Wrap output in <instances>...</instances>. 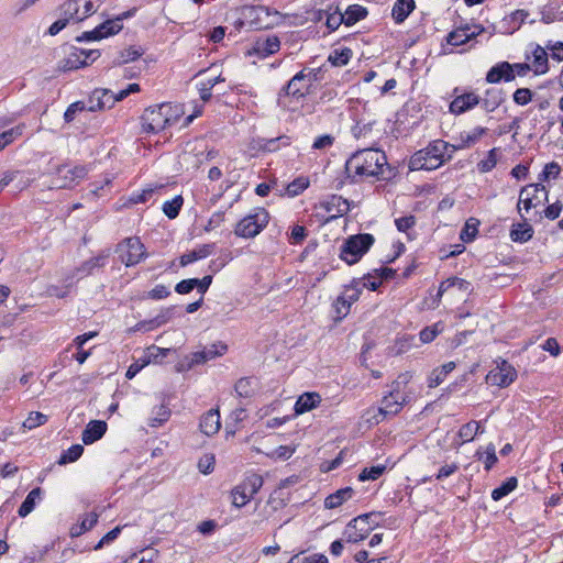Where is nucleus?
<instances>
[{
	"label": "nucleus",
	"mask_w": 563,
	"mask_h": 563,
	"mask_svg": "<svg viewBox=\"0 0 563 563\" xmlns=\"http://www.w3.org/2000/svg\"><path fill=\"white\" fill-rule=\"evenodd\" d=\"M412 378L409 372L400 374L391 384V390L382 399L378 408H369L366 411V421L371 424H378L387 417H391L400 412L402 406L407 402V397L400 390L401 385H406Z\"/></svg>",
	"instance_id": "nucleus-1"
},
{
	"label": "nucleus",
	"mask_w": 563,
	"mask_h": 563,
	"mask_svg": "<svg viewBox=\"0 0 563 563\" xmlns=\"http://www.w3.org/2000/svg\"><path fill=\"white\" fill-rule=\"evenodd\" d=\"M387 165L384 152L375 148H364L353 154L346 162V170L357 176H378Z\"/></svg>",
	"instance_id": "nucleus-2"
},
{
	"label": "nucleus",
	"mask_w": 563,
	"mask_h": 563,
	"mask_svg": "<svg viewBox=\"0 0 563 563\" xmlns=\"http://www.w3.org/2000/svg\"><path fill=\"white\" fill-rule=\"evenodd\" d=\"M451 148V144L435 140L427 147L416 152L409 162L411 170H433L443 165L446 159V151Z\"/></svg>",
	"instance_id": "nucleus-3"
},
{
	"label": "nucleus",
	"mask_w": 563,
	"mask_h": 563,
	"mask_svg": "<svg viewBox=\"0 0 563 563\" xmlns=\"http://www.w3.org/2000/svg\"><path fill=\"white\" fill-rule=\"evenodd\" d=\"M269 222V213L264 208H255L241 219L234 229L238 236L251 239L258 235Z\"/></svg>",
	"instance_id": "nucleus-4"
},
{
	"label": "nucleus",
	"mask_w": 563,
	"mask_h": 563,
	"mask_svg": "<svg viewBox=\"0 0 563 563\" xmlns=\"http://www.w3.org/2000/svg\"><path fill=\"white\" fill-rule=\"evenodd\" d=\"M374 243L372 234H356L347 238L340 251V258L349 265L357 263Z\"/></svg>",
	"instance_id": "nucleus-5"
},
{
	"label": "nucleus",
	"mask_w": 563,
	"mask_h": 563,
	"mask_svg": "<svg viewBox=\"0 0 563 563\" xmlns=\"http://www.w3.org/2000/svg\"><path fill=\"white\" fill-rule=\"evenodd\" d=\"M88 172L89 169L85 165H59L53 176L52 188L71 189L87 177Z\"/></svg>",
	"instance_id": "nucleus-6"
},
{
	"label": "nucleus",
	"mask_w": 563,
	"mask_h": 563,
	"mask_svg": "<svg viewBox=\"0 0 563 563\" xmlns=\"http://www.w3.org/2000/svg\"><path fill=\"white\" fill-rule=\"evenodd\" d=\"M103 0H67L60 5L62 15L73 19V22H81L96 13Z\"/></svg>",
	"instance_id": "nucleus-7"
},
{
	"label": "nucleus",
	"mask_w": 563,
	"mask_h": 563,
	"mask_svg": "<svg viewBox=\"0 0 563 563\" xmlns=\"http://www.w3.org/2000/svg\"><path fill=\"white\" fill-rule=\"evenodd\" d=\"M378 517L379 514L369 512L351 520L346 528V541L357 543L364 540L373 528L378 525L376 521Z\"/></svg>",
	"instance_id": "nucleus-8"
},
{
	"label": "nucleus",
	"mask_w": 563,
	"mask_h": 563,
	"mask_svg": "<svg viewBox=\"0 0 563 563\" xmlns=\"http://www.w3.org/2000/svg\"><path fill=\"white\" fill-rule=\"evenodd\" d=\"M119 258L125 266H133L139 264L146 257L144 244L136 236L126 238L117 246Z\"/></svg>",
	"instance_id": "nucleus-9"
},
{
	"label": "nucleus",
	"mask_w": 563,
	"mask_h": 563,
	"mask_svg": "<svg viewBox=\"0 0 563 563\" xmlns=\"http://www.w3.org/2000/svg\"><path fill=\"white\" fill-rule=\"evenodd\" d=\"M548 201V191L541 184H530L525 186L519 194V202L517 209L519 212L526 210L527 212L537 208Z\"/></svg>",
	"instance_id": "nucleus-10"
},
{
	"label": "nucleus",
	"mask_w": 563,
	"mask_h": 563,
	"mask_svg": "<svg viewBox=\"0 0 563 563\" xmlns=\"http://www.w3.org/2000/svg\"><path fill=\"white\" fill-rule=\"evenodd\" d=\"M141 121L142 130L146 133H157L168 126V118L164 117L162 104L145 109Z\"/></svg>",
	"instance_id": "nucleus-11"
},
{
	"label": "nucleus",
	"mask_w": 563,
	"mask_h": 563,
	"mask_svg": "<svg viewBox=\"0 0 563 563\" xmlns=\"http://www.w3.org/2000/svg\"><path fill=\"white\" fill-rule=\"evenodd\" d=\"M517 377V372L512 365L508 362L503 361L496 368L492 369L487 376L486 380L493 386L498 387H507L509 386L515 378Z\"/></svg>",
	"instance_id": "nucleus-12"
},
{
	"label": "nucleus",
	"mask_w": 563,
	"mask_h": 563,
	"mask_svg": "<svg viewBox=\"0 0 563 563\" xmlns=\"http://www.w3.org/2000/svg\"><path fill=\"white\" fill-rule=\"evenodd\" d=\"M484 30L478 24H465L451 31L446 36V42L450 45L460 46L482 34Z\"/></svg>",
	"instance_id": "nucleus-13"
},
{
	"label": "nucleus",
	"mask_w": 563,
	"mask_h": 563,
	"mask_svg": "<svg viewBox=\"0 0 563 563\" xmlns=\"http://www.w3.org/2000/svg\"><path fill=\"white\" fill-rule=\"evenodd\" d=\"M316 79V73L310 70L306 73V70H301L297 73L287 84L285 91L288 96H292L295 98H301L305 96V90L309 84H311Z\"/></svg>",
	"instance_id": "nucleus-14"
},
{
	"label": "nucleus",
	"mask_w": 563,
	"mask_h": 563,
	"mask_svg": "<svg viewBox=\"0 0 563 563\" xmlns=\"http://www.w3.org/2000/svg\"><path fill=\"white\" fill-rule=\"evenodd\" d=\"M120 22L121 19H117L115 21L107 20L106 22L95 27L92 31L85 32L82 36L78 37L77 40L81 41L82 38H86L88 41H97L110 35H114L122 29V24Z\"/></svg>",
	"instance_id": "nucleus-15"
},
{
	"label": "nucleus",
	"mask_w": 563,
	"mask_h": 563,
	"mask_svg": "<svg viewBox=\"0 0 563 563\" xmlns=\"http://www.w3.org/2000/svg\"><path fill=\"white\" fill-rule=\"evenodd\" d=\"M481 98L474 92H466L456 96L450 103V112L453 114H462L477 104H479Z\"/></svg>",
	"instance_id": "nucleus-16"
},
{
	"label": "nucleus",
	"mask_w": 563,
	"mask_h": 563,
	"mask_svg": "<svg viewBox=\"0 0 563 563\" xmlns=\"http://www.w3.org/2000/svg\"><path fill=\"white\" fill-rule=\"evenodd\" d=\"M89 111H99L110 109L114 106V93L108 89H97L89 99Z\"/></svg>",
	"instance_id": "nucleus-17"
},
{
	"label": "nucleus",
	"mask_w": 563,
	"mask_h": 563,
	"mask_svg": "<svg viewBox=\"0 0 563 563\" xmlns=\"http://www.w3.org/2000/svg\"><path fill=\"white\" fill-rule=\"evenodd\" d=\"M280 47V41L277 36H267L265 38H258L250 54H254L260 58H265L276 52H278Z\"/></svg>",
	"instance_id": "nucleus-18"
},
{
	"label": "nucleus",
	"mask_w": 563,
	"mask_h": 563,
	"mask_svg": "<svg viewBox=\"0 0 563 563\" xmlns=\"http://www.w3.org/2000/svg\"><path fill=\"white\" fill-rule=\"evenodd\" d=\"M511 81L515 79L514 66L508 62H501L493 66L487 75L486 81L489 84H497L500 80Z\"/></svg>",
	"instance_id": "nucleus-19"
},
{
	"label": "nucleus",
	"mask_w": 563,
	"mask_h": 563,
	"mask_svg": "<svg viewBox=\"0 0 563 563\" xmlns=\"http://www.w3.org/2000/svg\"><path fill=\"white\" fill-rule=\"evenodd\" d=\"M487 132L486 128L476 126L471 131H464L460 133L459 137L456 139V144H451V153L455 150H462L471 147L472 145L476 144L483 135H485Z\"/></svg>",
	"instance_id": "nucleus-20"
},
{
	"label": "nucleus",
	"mask_w": 563,
	"mask_h": 563,
	"mask_svg": "<svg viewBox=\"0 0 563 563\" xmlns=\"http://www.w3.org/2000/svg\"><path fill=\"white\" fill-rule=\"evenodd\" d=\"M360 291L356 288L347 287L344 292L339 296L334 302V308L339 318L345 317L351 308V305L358 300Z\"/></svg>",
	"instance_id": "nucleus-21"
},
{
	"label": "nucleus",
	"mask_w": 563,
	"mask_h": 563,
	"mask_svg": "<svg viewBox=\"0 0 563 563\" xmlns=\"http://www.w3.org/2000/svg\"><path fill=\"white\" fill-rule=\"evenodd\" d=\"M200 431L208 435H214L221 428L220 412L218 409H210L200 418Z\"/></svg>",
	"instance_id": "nucleus-22"
},
{
	"label": "nucleus",
	"mask_w": 563,
	"mask_h": 563,
	"mask_svg": "<svg viewBox=\"0 0 563 563\" xmlns=\"http://www.w3.org/2000/svg\"><path fill=\"white\" fill-rule=\"evenodd\" d=\"M321 402L320 394L316 391L303 393L295 402L294 410L297 416L317 408Z\"/></svg>",
	"instance_id": "nucleus-23"
},
{
	"label": "nucleus",
	"mask_w": 563,
	"mask_h": 563,
	"mask_svg": "<svg viewBox=\"0 0 563 563\" xmlns=\"http://www.w3.org/2000/svg\"><path fill=\"white\" fill-rule=\"evenodd\" d=\"M227 351V345L219 342L210 345L209 347H205L202 351H198L192 354L191 363L192 364H201L207 361L213 360L217 356H221Z\"/></svg>",
	"instance_id": "nucleus-24"
},
{
	"label": "nucleus",
	"mask_w": 563,
	"mask_h": 563,
	"mask_svg": "<svg viewBox=\"0 0 563 563\" xmlns=\"http://www.w3.org/2000/svg\"><path fill=\"white\" fill-rule=\"evenodd\" d=\"M107 431V423L101 420L90 421L86 429L82 431V442L85 444H91L103 437Z\"/></svg>",
	"instance_id": "nucleus-25"
},
{
	"label": "nucleus",
	"mask_w": 563,
	"mask_h": 563,
	"mask_svg": "<svg viewBox=\"0 0 563 563\" xmlns=\"http://www.w3.org/2000/svg\"><path fill=\"white\" fill-rule=\"evenodd\" d=\"M324 209L331 213V218L342 217L350 210V203L341 196L333 195L324 203Z\"/></svg>",
	"instance_id": "nucleus-26"
},
{
	"label": "nucleus",
	"mask_w": 563,
	"mask_h": 563,
	"mask_svg": "<svg viewBox=\"0 0 563 563\" xmlns=\"http://www.w3.org/2000/svg\"><path fill=\"white\" fill-rule=\"evenodd\" d=\"M451 288H456L457 290L466 294L472 291L470 282L459 277H450L440 284L435 299L440 301L443 294Z\"/></svg>",
	"instance_id": "nucleus-27"
},
{
	"label": "nucleus",
	"mask_w": 563,
	"mask_h": 563,
	"mask_svg": "<svg viewBox=\"0 0 563 563\" xmlns=\"http://www.w3.org/2000/svg\"><path fill=\"white\" fill-rule=\"evenodd\" d=\"M415 8V0H396L393 5L391 16L396 23H402Z\"/></svg>",
	"instance_id": "nucleus-28"
},
{
	"label": "nucleus",
	"mask_w": 563,
	"mask_h": 563,
	"mask_svg": "<svg viewBox=\"0 0 563 563\" xmlns=\"http://www.w3.org/2000/svg\"><path fill=\"white\" fill-rule=\"evenodd\" d=\"M456 367L455 362H448L434 368L428 377V386L434 388L442 384L446 376Z\"/></svg>",
	"instance_id": "nucleus-29"
},
{
	"label": "nucleus",
	"mask_w": 563,
	"mask_h": 563,
	"mask_svg": "<svg viewBox=\"0 0 563 563\" xmlns=\"http://www.w3.org/2000/svg\"><path fill=\"white\" fill-rule=\"evenodd\" d=\"M213 249H214L213 244L200 245V246L196 247L195 250L181 255L180 265L187 266L196 261L206 258L213 252Z\"/></svg>",
	"instance_id": "nucleus-30"
},
{
	"label": "nucleus",
	"mask_w": 563,
	"mask_h": 563,
	"mask_svg": "<svg viewBox=\"0 0 563 563\" xmlns=\"http://www.w3.org/2000/svg\"><path fill=\"white\" fill-rule=\"evenodd\" d=\"M367 14V10L360 4L350 5L344 13H340V21L345 25L351 26L364 19Z\"/></svg>",
	"instance_id": "nucleus-31"
},
{
	"label": "nucleus",
	"mask_w": 563,
	"mask_h": 563,
	"mask_svg": "<svg viewBox=\"0 0 563 563\" xmlns=\"http://www.w3.org/2000/svg\"><path fill=\"white\" fill-rule=\"evenodd\" d=\"M354 494L353 488L344 487L338 489L335 493L329 495L324 500V507L328 509H334L340 507L344 501L352 498Z\"/></svg>",
	"instance_id": "nucleus-32"
},
{
	"label": "nucleus",
	"mask_w": 563,
	"mask_h": 563,
	"mask_svg": "<svg viewBox=\"0 0 563 563\" xmlns=\"http://www.w3.org/2000/svg\"><path fill=\"white\" fill-rule=\"evenodd\" d=\"M533 235L532 227L523 219V222L514 224L510 230V238L514 242L525 243Z\"/></svg>",
	"instance_id": "nucleus-33"
},
{
	"label": "nucleus",
	"mask_w": 563,
	"mask_h": 563,
	"mask_svg": "<svg viewBox=\"0 0 563 563\" xmlns=\"http://www.w3.org/2000/svg\"><path fill=\"white\" fill-rule=\"evenodd\" d=\"M501 102L503 91L499 89L492 88L486 90L485 97L481 99L479 103L482 104V108L486 112H493L500 106Z\"/></svg>",
	"instance_id": "nucleus-34"
},
{
	"label": "nucleus",
	"mask_w": 563,
	"mask_h": 563,
	"mask_svg": "<svg viewBox=\"0 0 563 563\" xmlns=\"http://www.w3.org/2000/svg\"><path fill=\"white\" fill-rule=\"evenodd\" d=\"M42 489L40 487L33 488L20 506L18 514L20 517H26L33 511L36 503L41 499Z\"/></svg>",
	"instance_id": "nucleus-35"
},
{
	"label": "nucleus",
	"mask_w": 563,
	"mask_h": 563,
	"mask_svg": "<svg viewBox=\"0 0 563 563\" xmlns=\"http://www.w3.org/2000/svg\"><path fill=\"white\" fill-rule=\"evenodd\" d=\"M532 56H533L532 66L534 68L533 69L534 73L537 75L545 74L549 69L547 51L541 46H537L532 53Z\"/></svg>",
	"instance_id": "nucleus-36"
},
{
	"label": "nucleus",
	"mask_w": 563,
	"mask_h": 563,
	"mask_svg": "<svg viewBox=\"0 0 563 563\" xmlns=\"http://www.w3.org/2000/svg\"><path fill=\"white\" fill-rule=\"evenodd\" d=\"M170 418V409L165 405L153 408L152 416L148 419V426L153 428L161 427Z\"/></svg>",
	"instance_id": "nucleus-37"
},
{
	"label": "nucleus",
	"mask_w": 563,
	"mask_h": 563,
	"mask_svg": "<svg viewBox=\"0 0 563 563\" xmlns=\"http://www.w3.org/2000/svg\"><path fill=\"white\" fill-rule=\"evenodd\" d=\"M353 52L349 47L336 48L328 57V60L336 67L346 65L352 58Z\"/></svg>",
	"instance_id": "nucleus-38"
},
{
	"label": "nucleus",
	"mask_w": 563,
	"mask_h": 563,
	"mask_svg": "<svg viewBox=\"0 0 563 563\" xmlns=\"http://www.w3.org/2000/svg\"><path fill=\"white\" fill-rule=\"evenodd\" d=\"M517 486L518 479L514 476L509 477L500 486H498L492 492V498L495 501H498L505 496L509 495L512 490H515Z\"/></svg>",
	"instance_id": "nucleus-39"
},
{
	"label": "nucleus",
	"mask_w": 563,
	"mask_h": 563,
	"mask_svg": "<svg viewBox=\"0 0 563 563\" xmlns=\"http://www.w3.org/2000/svg\"><path fill=\"white\" fill-rule=\"evenodd\" d=\"M106 258L107 255H99L86 261L79 268H77V277L82 278L90 275L96 267H101L104 265Z\"/></svg>",
	"instance_id": "nucleus-40"
},
{
	"label": "nucleus",
	"mask_w": 563,
	"mask_h": 563,
	"mask_svg": "<svg viewBox=\"0 0 563 563\" xmlns=\"http://www.w3.org/2000/svg\"><path fill=\"white\" fill-rule=\"evenodd\" d=\"M184 199L181 196H176L172 200L165 201L163 205V212L169 219H175L181 209Z\"/></svg>",
	"instance_id": "nucleus-41"
},
{
	"label": "nucleus",
	"mask_w": 563,
	"mask_h": 563,
	"mask_svg": "<svg viewBox=\"0 0 563 563\" xmlns=\"http://www.w3.org/2000/svg\"><path fill=\"white\" fill-rule=\"evenodd\" d=\"M478 430V421L472 420L465 424H463L459 430V438L462 440L461 443H466L477 435Z\"/></svg>",
	"instance_id": "nucleus-42"
},
{
	"label": "nucleus",
	"mask_w": 563,
	"mask_h": 563,
	"mask_svg": "<svg viewBox=\"0 0 563 563\" xmlns=\"http://www.w3.org/2000/svg\"><path fill=\"white\" fill-rule=\"evenodd\" d=\"M279 143H282L283 146H288L290 144V139L288 136L263 139L261 140L260 148L265 152H275L279 148Z\"/></svg>",
	"instance_id": "nucleus-43"
},
{
	"label": "nucleus",
	"mask_w": 563,
	"mask_h": 563,
	"mask_svg": "<svg viewBox=\"0 0 563 563\" xmlns=\"http://www.w3.org/2000/svg\"><path fill=\"white\" fill-rule=\"evenodd\" d=\"M241 485L247 490L249 496H254L263 486V478L257 474H251L244 478Z\"/></svg>",
	"instance_id": "nucleus-44"
},
{
	"label": "nucleus",
	"mask_w": 563,
	"mask_h": 563,
	"mask_svg": "<svg viewBox=\"0 0 563 563\" xmlns=\"http://www.w3.org/2000/svg\"><path fill=\"white\" fill-rule=\"evenodd\" d=\"M231 496L232 504L236 508L245 506L253 498V496H249L247 490L244 489L243 485L241 484H239L232 489Z\"/></svg>",
	"instance_id": "nucleus-45"
},
{
	"label": "nucleus",
	"mask_w": 563,
	"mask_h": 563,
	"mask_svg": "<svg viewBox=\"0 0 563 563\" xmlns=\"http://www.w3.org/2000/svg\"><path fill=\"white\" fill-rule=\"evenodd\" d=\"M476 455L478 456L479 460L484 461L485 470L486 471H489L498 461L497 455H496V448H495V445L493 443H489L486 446L484 453H482L478 450L476 452Z\"/></svg>",
	"instance_id": "nucleus-46"
},
{
	"label": "nucleus",
	"mask_w": 563,
	"mask_h": 563,
	"mask_svg": "<svg viewBox=\"0 0 563 563\" xmlns=\"http://www.w3.org/2000/svg\"><path fill=\"white\" fill-rule=\"evenodd\" d=\"M84 453V446L74 444L68 450L64 451L58 460V464L64 465L77 461Z\"/></svg>",
	"instance_id": "nucleus-47"
},
{
	"label": "nucleus",
	"mask_w": 563,
	"mask_h": 563,
	"mask_svg": "<svg viewBox=\"0 0 563 563\" xmlns=\"http://www.w3.org/2000/svg\"><path fill=\"white\" fill-rule=\"evenodd\" d=\"M309 179L307 177H298L295 180H292L290 184H288L286 191L289 197H296L303 192L309 186Z\"/></svg>",
	"instance_id": "nucleus-48"
},
{
	"label": "nucleus",
	"mask_w": 563,
	"mask_h": 563,
	"mask_svg": "<svg viewBox=\"0 0 563 563\" xmlns=\"http://www.w3.org/2000/svg\"><path fill=\"white\" fill-rule=\"evenodd\" d=\"M162 110L164 111V117L168 118V126L175 124L183 114L181 107L177 104L162 103Z\"/></svg>",
	"instance_id": "nucleus-49"
},
{
	"label": "nucleus",
	"mask_w": 563,
	"mask_h": 563,
	"mask_svg": "<svg viewBox=\"0 0 563 563\" xmlns=\"http://www.w3.org/2000/svg\"><path fill=\"white\" fill-rule=\"evenodd\" d=\"M443 331V324L441 322L434 323L432 327H426L419 333L422 343L432 342L438 334Z\"/></svg>",
	"instance_id": "nucleus-50"
},
{
	"label": "nucleus",
	"mask_w": 563,
	"mask_h": 563,
	"mask_svg": "<svg viewBox=\"0 0 563 563\" xmlns=\"http://www.w3.org/2000/svg\"><path fill=\"white\" fill-rule=\"evenodd\" d=\"M386 471L385 465H374L371 467H365L358 475V479L361 482L365 481H375L380 477Z\"/></svg>",
	"instance_id": "nucleus-51"
},
{
	"label": "nucleus",
	"mask_w": 563,
	"mask_h": 563,
	"mask_svg": "<svg viewBox=\"0 0 563 563\" xmlns=\"http://www.w3.org/2000/svg\"><path fill=\"white\" fill-rule=\"evenodd\" d=\"M23 126L18 125L0 134V151L22 135Z\"/></svg>",
	"instance_id": "nucleus-52"
},
{
	"label": "nucleus",
	"mask_w": 563,
	"mask_h": 563,
	"mask_svg": "<svg viewBox=\"0 0 563 563\" xmlns=\"http://www.w3.org/2000/svg\"><path fill=\"white\" fill-rule=\"evenodd\" d=\"M46 421H47L46 415L38 412V411H33L24 420L23 428L31 430L36 427L43 426Z\"/></svg>",
	"instance_id": "nucleus-53"
},
{
	"label": "nucleus",
	"mask_w": 563,
	"mask_h": 563,
	"mask_svg": "<svg viewBox=\"0 0 563 563\" xmlns=\"http://www.w3.org/2000/svg\"><path fill=\"white\" fill-rule=\"evenodd\" d=\"M497 164V155H496V148L490 150L487 153V156L477 163V169L481 173H488L490 172Z\"/></svg>",
	"instance_id": "nucleus-54"
},
{
	"label": "nucleus",
	"mask_w": 563,
	"mask_h": 563,
	"mask_svg": "<svg viewBox=\"0 0 563 563\" xmlns=\"http://www.w3.org/2000/svg\"><path fill=\"white\" fill-rule=\"evenodd\" d=\"M170 352L169 349H163L155 345L150 346L146 350V358L145 361L148 363L154 362L158 363L161 362L168 353Z\"/></svg>",
	"instance_id": "nucleus-55"
},
{
	"label": "nucleus",
	"mask_w": 563,
	"mask_h": 563,
	"mask_svg": "<svg viewBox=\"0 0 563 563\" xmlns=\"http://www.w3.org/2000/svg\"><path fill=\"white\" fill-rule=\"evenodd\" d=\"M143 52L134 46L128 47L120 53L119 59L115 64L121 65L137 59Z\"/></svg>",
	"instance_id": "nucleus-56"
},
{
	"label": "nucleus",
	"mask_w": 563,
	"mask_h": 563,
	"mask_svg": "<svg viewBox=\"0 0 563 563\" xmlns=\"http://www.w3.org/2000/svg\"><path fill=\"white\" fill-rule=\"evenodd\" d=\"M235 393L240 397H251L253 395L252 382L249 378H240L234 386Z\"/></svg>",
	"instance_id": "nucleus-57"
},
{
	"label": "nucleus",
	"mask_w": 563,
	"mask_h": 563,
	"mask_svg": "<svg viewBox=\"0 0 563 563\" xmlns=\"http://www.w3.org/2000/svg\"><path fill=\"white\" fill-rule=\"evenodd\" d=\"M216 459L213 454H205L198 461V468L202 474H210L214 470Z\"/></svg>",
	"instance_id": "nucleus-58"
},
{
	"label": "nucleus",
	"mask_w": 563,
	"mask_h": 563,
	"mask_svg": "<svg viewBox=\"0 0 563 563\" xmlns=\"http://www.w3.org/2000/svg\"><path fill=\"white\" fill-rule=\"evenodd\" d=\"M288 563H329L328 558L323 554H312L310 556L300 558L299 554L294 555Z\"/></svg>",
	"instance_id": "nucleus-59"
},
{
	"label": "nucleus",
	"mask_w": 563,
	"mask_h": 563,
	"mask_svg": "<svg viewBox=\"0 0 563 563\" xmlns=\"http://www.w3.org/2000/svg\"><path fill=\"white\" fill-rule=\"evenodd\" d=\"M532 100V91L528 88H519L514 92V101L518 106H526Z\"/></svg>",
	"instance_id": "nucleus-60"
},
{
	"label": "nucleus",
	"mask_w": 563,
	"mask_h": 563,
	"mask_svg": "<svg viewBox=\"0 0 563 563\" xmlns=\"http://www.w3.org/2000/svg\"><path fill=\"white\" fill-rule=\"evenodd\" d=\"M473 219L468 220L461 231L460 238L464 242H471L477 234V223H471Z\"/></svg>",
	"instance_id": "nucleus-61"
},
{
	"label": "nucleus",
	"mask_w": 563,
	"mask_h": 563,
	"mask_svg": "<svg viewBox=\"0 0 563 563\" xmlns=\"http://www.w3.org/2000/svg\"><path fill=\"white\" fill-rule=\"evenodd\" d=\"M86 109L88 110V107H86L85 102L82 101H76L71 103L64 113L65 121L71 122L75 119L77 112L85 111Z\"/></svg>",
	"instance_id": "nucleus-62"
},
{
	"label": "nucleus",
	"mask_w": 563,
	"mask_h": 563,
	"mask_svg": "<svg viewBox=\"0 0 563 563\" xmlns=\"http://www.w3.org/2000/svg\"><path fill=\"white\" fill-rule=\"evenodd\" d=\"M395 224L398 231L408 233L416 225V218L411 214L401 217L395 220Z\"/></svg>",
	"instance_id": "nucleus-63"
},
{
	"label": "nucleus",
	"mask_w": 563,
	"mask_h": 563,
	"mask_svg": "<svg viewBox=\"0 0 563 563\" xmlns=\"http://www.w3.org/2000/svg\"><path fill=\"white\" fill-rule=\"evenodd\" d=\"M561 172V167L558 163L551 162L544 166V169L540 176V180H548L550 178H558Z\"/></svg>",
	"instance_id": "nucleus-64"
}]
</instances>
